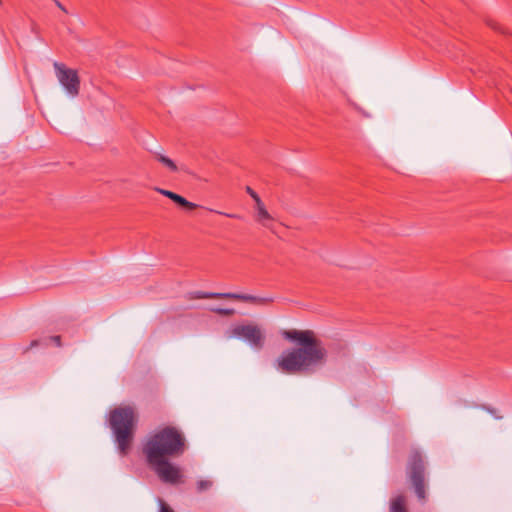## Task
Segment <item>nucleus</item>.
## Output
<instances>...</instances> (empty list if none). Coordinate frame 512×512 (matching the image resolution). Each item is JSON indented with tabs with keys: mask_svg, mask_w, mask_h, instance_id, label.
Here are the masks:
<instances>
[{
	"mask_svg": "<svg viewBox=\"0 0 512 512\" xmlns=\"http://www.w3.org/2000/svg\"><path fill=\"white\" fill-rule=\"evenodd\" d=\"M284 339L296 342L298 347L284 350L277 358L275 367L285 374H299L314 371L323 365L327 350L312 330H283Z\"/></svg>",
	"mask_w": 512,
	"mask_h": 512,
	"instance_id": "f257e3e1",
	"label": "nucleus"
},
{
	"mask_svg": "<svg viewBox=\"0 0 512 512\" xmlns=\"http://www.w3.org/2000/svg\"><path fill=\"white\" fill-rule=\"evenodd\" d=\"M186 438L175 426H164L149 434L142 446L146 462L175 458L186 451Z\"/></svg>",
	"mask_w": 512,
	"mask_h": 512,
	"instance_id": "f03ea898",
	"label": "nucleus"
},
{
	"mask_svg": "<svg viewBox=\"0 0 512 512\" xmlns=\"http://www.w3.org/2000/svg\"><path fill=\"white\" fill-rule=\"evenodd\" d=\"M108 422L120 454L126 456L131 449L137 424L135 408L124 405L112 409Z\"/></svg>",
	"mask_w": 512,
	"mask_h": 512,
	"instance_id": "7ed1b4c3",
	"label": "nucleus"
},
{
	"mask_svg": "<svg viewBox=\"0 0 512 512\" xmlns=\"http://www.w3.org/2000/svg\"><path fill=\"white\" fill-rule=\"evenodd\" d=\"M425 461L418 449H412L408 458L406 474L419 501L427 500L425 481Z\"/></svg>",
	"mask_w": 512,
	"mask_h": 512,
	"instance_id": "20e7f679",
	"label": "nucleus"
},
{
	"mask_svg": "<svg viewBox=\"0 0 512 512\" xmlns=\"http://www.w3.org/2000/svg\"><path fill=\"white\" fill-rule=\"evenodd\" d=\"M230 337L243 340L254 350H261L266 340L263 329L252 323L234 325L230 330Z\"/></svg>",
	"mask_w": 512,
	"mask_h": 512,
	"instance_id": "39448f33",
	"label": "nucleus"
},
{
	"mask_svg": "<svg viewBox=\"0 0 512 512\" xmlns=\"http://www.w3.org/2000/svg\"><path fill=\"white\" fill-rule=\"evenodd\" d=\"M189 299H234V300H240L243 302H250L257 305H264L271 303L273 300L272 298L267 297H259L249 294H240V293H233V292H202V291H195L189 293L188 296Z\"/></svg>",
	"mask_w": 512,
	"mask_h": 512,
	"instance_id": "423d86ee",
	"label": "nucleus"
},
{
	"mask_svg": "<svg viewBox=\"0 0 512 512\" xmlns=\"http://www.w3.org/2000/svg\"><path fill=\"white\" fill-rule=\"evenodd\" d=\"M56 77L67 94L71 97L78 96L80 92V78L77 70L66 67L63 63L54 62Z\"/></svg>",
	"mask_w": 512,
	"mask_h": 512,
	"instance_id": "0eeeda50",
	"label": "nucleus"
},
{
	"mask_svg": "<svg viewBox=\"0 0 512 512\" xmlns=\"http://www.w3.org/2000/svg\"><path fill=\"white\" fill-rule=\"evenodd\" d=\"M147 464L154 470L161 481L165 483L176 484L182 477L180 468L170 462L169 458L150 461Z\"/></svg>",
	"mask_w": 512,
	"mask_h": 512,
	"instance_id": "6e6552de",
	"label": "nucleus"
},
{
	"mask_svg": "<svg viewBox=\"0 0 512 512\" xmlns=\"http://www.w3.org/2000/svg\"><path fill=\"white\" fill-rule=\"evenodd\" d=\"M256 209V221L260 223L263 227L272 230L273 228V217L266 210L264 204L258 206Z\"/></svg>",
	"mask_w": 512,
	"mask_h": 512,
	"instance_id": "1a4fd4ad",
	"label": "nucleus"
},
{
	"mask_svg": "<svg viewBox=\"0 0 512 512\" xmlns=\"http://www.w3.org/2000/svg\"><path fill=\"white\" fill-rule=\"evenodd\" d=\"M390 512H408L406 508V500L403 495H398L391 500Z\"/></svg>",
	"mask_w": 512,
	"mask_h": 512,
	"instance_id": "9d476101",
	"label": "nucleus"
},
{
	"mask_svg": "<svg viewBox=\"0 0 512 512\" xmlns=\"http://www.w3.org/2000/svg\"><path fill=\"white\" fill-rule=\"evenodd\" d=\"M173 202L187 210H193L197 208V205L195 203L189 202L187 199H185L183 196L179 194L175 195V197L173 198Z\"/></svg>",
	"mask_w": 512,
	"mask_h": 512,
	"instance_id": "9b49d317",
	"label": "nucleus"
},
{
	"mask_svg": "<svg viewBox=\"0 0 512 512\" xmlns=\"http://www.w3.org/2000/svg\"><path fill=\"white\" fill-rule=\"evenodd\" d=\"M156 158L159 162H161L163 165L168 167L171 171H177L176 164L168 157L162 155V154H156Z\"/></svg>",
	"mask_w": 512,
	"mask_h": 512,
	"instance_id": "f8f14e48",
	"label": "nucleus"
},
{
	"mask_svg": "<svg viewBox=\"0 0 512 512\" xmlns=\"http://www.w3.org/2000/svg\"><path fill=\"white\" fill-rule=\"evenodd\" d=\"M213 486V482L211 480H199L197 482V491L204 492L209 490Z\"/></svg>",
	"mask_w": 512,
	"mask_h": 512,
	"instance_id": "ddd939ff",
	"label": "nucleus"
},
{
	"mask_svg": "<svg viewBox=\"0 0 512 512\" xmlns=\"http://www.w3.org/2000/svg\"><path fill=\"white\" fill-rule=\"evenodd\" d=\"M210 311L221 316H232L235 314V310L233 308H211Z\"/></svg>",
	"mask_w": 512,
	"mask_h": 512,
	"instance_id": "4468645a",
	"label": "nucleus"
},
{
	"mask_svg": "<svg viewBox=\"0 0 512 512\" xmlns=\"http://www.w3.org/2000/svg\"><path fill=\"white\" fill-rule=\"evenodd\" d=\"M246 192L253 198V200L255 201V208L262 205L263 202L262 200L260 199V197L258 196V194L249 186L246 187Z\"/></svg>",
	"mask_w": 512,
	"mask_h": 512,
	"instance_id": "2eb2a0df",
	"label": "nucleus"
},
{
	"mask_svg": "<svg viewBox=\"0 0 512 512\" xmlns=\"http://www.w3.org/2000/svg\"><path fill=\"white\" fill-rule=\"evenodd\" d=\"M482 408L486 410L489 414H491L495 419H502V415L498 413L497 409L485 405H483Z\"/></svg>",
	"mask_w": 512,
	"mask_h": 512,
	"instance_id": "dca6fc26",
	"label": "nucleus"
},
{
	"mask_svg": "<svg viewBox=\"0 0 512 512\" xmlns=\"http://www.w3.org/2000/svg\"><path fill=\"white\" fill-rule=\"evenodd\" d=\"M159 502V512H174L172 508L162 499L158 500Z\"/></svg>",
	"mask_w": 512,
	"mask_h": 512,
	"instance_id": "f3484780",
	"label": "nucleus"
},
{
	"mask_svg": "<svg viewBox=\"0 0 512 512\" xmlns=\"http://www.w3.org/2000/svg\"><path fill=\"white\" fill-rule=\"evenodd\" d=\"M47 341H51V342H54L56 344V346L60 347L62 344H61V337L56 335V336H51L47 339Z\"/></svg>",
	"mask_w": 512,
	"mask_h": 512,
	"instance_id": "a211bd4d",
	"label": "nucleus"
},
{
	"mask_svg": "<svg viewBox=\"0 0 512 512\" xmlns=\"http://www.w3.org/2000/svg\"><path fill=\"white\" fill-rule=\"evenodd\" d=\"M40 345V342L39 340H32L30 345L24 350V352H27L28 350L34 348V347H37Z\"/></svg>",
	"mask_w": 512,
	"mask_h": 512,
	"instance_id": "6ab92c4d",
	"label": "nucleus"
},
{
	"mask_svg": "<svg viewBox=\"0 0 512 512\" xmlns=\"http://www.w3.org/2000/svg\"><path fill=\"white\" fill-rule=\"evenodd\" d=\"M55 5L61 10L63 11L64 13H67V10L66 8L62 5V3L59 1V0H52Z\"/></svg>",
	"mask_w": 512,
	"mask_h": 512,
	"instance_id": "aec40b11",
	"label": "nucleus"
},
{
	"mask_svg": "<svg viewBox=\"0 0 512 512\" xmlns=\"http://www.w3.org/2000/svg\"><path fill=\"white\" fill-rule=\"evenodd\" d=\"M156 191L167 198L169 196V193L171 192L170 190H165V189H161V188H156Z\"/></svg>",
	"mask_w": 512,
	"mask_h": 512,
	"instance_id": "412c9836",
	"label": "nucleus"
},
{
	"mask_svg": "<svg viewBox=\"0 0 512 512\" xmlns=\"http://www.w3.org/2000/svg\"><path fill=\"white\" fill-rule=\"evenodd\" d=\"M218 213L221 214V215H225V216H227L229 218H240V216L236 215V214H229V213H223V212H218Z\"/></svg>",
	"mask_w": 512,
	"mask_h": 512,
	"instance_id": "4be33fe9",
	"label": "nucleus"
},
{
	"mask_svg": "<svg viewBox=\"0 0 512 512\" xmlns=\"http://www.w3.org/2000/svg\"><path fill=\"white\" fill-rule=\"evenodd\" d=\"M176 194H177V193H174V192H172V191H171V192L169 193L168 198H169V199H171V200L173 201V198L175 197V195H176Z\"/></svg>",
	"mask_w": 512,
	"mask_h": 512,
	"instance_id": "5701e85b",
	"label": "nucleus"
},
{
	"mask_svg": "<svg viewBox=\"0 0 512 512\" xmlns=\"http://www.w3.org/2000/svg\"><path fill=\"white\" fill-rule=\"evenodd\" d=\"M491 27H492L493 29H498V27H497L496 25H491Z\"/></svg>",
	"mask_w": 512,
	"mask_h": 512,
	"instance_id": "b1692460",
	"label": "nucleus"
}]
</instances>
